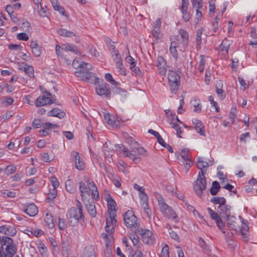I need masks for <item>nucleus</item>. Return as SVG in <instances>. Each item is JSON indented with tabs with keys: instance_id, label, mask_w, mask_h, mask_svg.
<instances>
[{
	"instance_id": "1",
	"label": "nucleus",
	"mask_w": 257,
	"mask_h": 257,
	"mask_svg": "<svg viewBox=\"0 0 257 257\" xmlns=\"http://www.w3.org/2000/svg\"><path fill=\"white\" fill-rule=\"evenodd\" d=\"M0 257H13L17 248L12 238L7 236L0 237Z\"/></svg>"
},
{
	"instance_id": "2",
	"label": "nucleus",
	"mask_w": 257,
	"mask_h": 257,
	"mask_svg": "<svg viewBox=\"0 0 257 257\" xmlns=\"http://www.w3.org/2000/svg\"><path fill=\"white\" fill-rule=\"evenodd\" d=\"M181 70L178 68L176 71L169 70L168 72V82L170 90L172 93L176 94L180 85Z\"/></svg>"
},
{
	"instance_id": "3",
	"label": "nucleus",
	"mask_w": 257,
	"mask_h": 257,
	"mask_svg": "<svg viewBox=\"0 0 257 257\" xmlns=\"http://www.w3.org/2000/svg\"><path fill=\"white\" fill-rule=\"evenodd\" d=\"M123 220L125 226L134 231L140 228V223L132 210H128L125 212L123 214Z\"/></svg>"
},
{
	"instance_id": "4",
	"label": "nucleus",
	"mask_w": 257,
	"mask_h": 257,
	"mask_svg": "<svg viewBox=\"0 0 257 257\" xmlns=\"http://www.w3.org/2000/svg\"><path fill=\"white\" fill-rule=\"evenodd\" d=\"M66 217L70 225L75 226L78 224L80 220L84 219L83 212L77 210L75 207H71L67 212Z\"/></svg>"
},
{
	"instance_id": "5",
	"label": "nucleus",
	"mask_w": 257,
	"mask_h": 257,
	"mask_svg": "<svg viewBox=\"0 0 257 257\" xmlns=\"http://www.w3.org/2000/svg\"><path fill=\"white\" fill-rule=\"evenodd\" d=\"M206 171H200L197 180L194 184V189L196 195L200 198L202 197L203 191L206 188V180L204 174Z\"/></svg>"
},
{
	"instance_id": "6",
	"label": "nucleus",
	"mask_w": 257,
	"mask_h": 257,
	"mask_svg": "<svg viewBox=\"0 0 257 257\" xmlns=\"http://www.w3.org/2000/svg\"><path fill=\"white\" fill-rule=\"evenodd\" d=\"M157 199L160 211L164 216L168 219L176 220L177 218V214L173 209L166 203L163 197L159 196Z\"/></svg>"
},
{
	"instance_id": "7",
	"label": "nucleus",
	"mask_w": 257,
	"mask_h": 257,
	"mask_svg": "<svg viewBox=\"0 0 257 257\" xmlns=\"http://www.w3.org/2000/svg\"><path fill=\"white\" fill-rule=\"evenodd\" d=\"M95 83L96 85V92L97 94L102 97L110 98L111 96V90L109 85L103 81L96 78Z\"/></svg>"
},
{
	"instance_id": "8",
	"label": "nucleus",
	"mask_w": 257,
	"mask_h": 257,
	"mask_svg": "<svg viewBox=\"0 0 257 257\" xmlns=\"http://www.w3.org/2000/svg\"><path fill=\"white\" fill-rule=\"evenodd\" d=\"M135 233H139L142 237L143 242L145 244H152L155 243V237L153 236V232L149 229L140 228L137 231H134Z\"/></svg>"
},
{
	"instance_id": "9",
	"label": "nucleus",
	"mask_w": 257,
	"mask_h": 257,
	"mask_svg": "<svg viewBox=\"0 0 257 257\" xmlns=\"http://www.w3.org/2000/svg\"><path fill=\"white\" fill-rule=\"evenodd\" d=\"M53 103L52 99V94L45 90L42 96L37 98L35 102L36 107H41L46 105H50Z\"/></svg>"
},
{
	"instance_id": "10",
	"label": "nucleus",
	"mask_w": 257,
	"mask_h": 257,
	"mask_svg": "<svg viewBox=\"0 0 257 257\" xmlns=\"http://www.w3.org/2000/svg\"><path fill=\"white\" fill-rule=\"evenodd\" d=\"M115 149L119 152V154L124 157H128L133 160H137L138 157L133 152H136V149H131L130 151L126 149L122 144H117L114 146Z\"/></svg>"
},
{
	"instance_id": "11",
	"label": "nucleus",
	"mask_w": 257,
	"mask_h": 257,
	"mask_svg": "<svg viewBox=\"0 0 257 257\" xmlns=\"http://www.w3.org/2000/svg\"><path fill=\"white\" fill-rule=\"evenodd\" d=\"M190 153L188 149H183L180 152V156L183 159V164L184 166L185 172L187 173L189 169L193 164V162L190 158Z\"/></svg>"
},
{
	"instance_id": "12",
	"label": "nucleus",
	"mask_w": 257,
	"mask_h": 257,
	"mask_svg": "<svg viewBox=\"0 0 257 257\" xmlns=\"http://www.w3.org/2000/svg\"><path fill=\"white\" fill-rule=\"evenodd\" d=\"M193 8L196 9V16L195 20L196 23L199 22L202 17L203 0H191Z\"/></svg>"
},
{
	"instance_id": "13",
	"label": "nucleus",
	"mask_w": 257,
	"mask_h": 257,
	"mask_svg": "<svg viewBox=\"0 0 257 257\" xmlns=\"http://www.w3.org/2000/svg\"><path fill=\"white\" fill-rule=\"evenodd\" d=\"M188 0H182L179 9L182 13V18L185 22H188L191 19V14L188 11Z\"/></svg>"
},
{
	"instance_id": "14",
	"label": "nucleus",
	"mask_w": 257,
	"mask_h": 257,
	"mask_svg": "<svg viewBox=\"0 0 257 257\" xmlns=\"http://www.w3.org/2000/svg\"><path fill=\"white\" fill-rule=\"evenodd\" d=\"M157 66L158 71L161 75H165L167 72V63L163 57L159 56L157 57Z\"/></svg>"
},
{
	"instance_id": "15",
	"label": "nucleus",
	"mask_w": 257,
	"mask_h": 257,
	"mask_svg": "<svg viewBox=\"0 0 257 257\" xmlns=\"http://www.w3.org/2000/svg\"><path fill=\"white\" fill-rule=\"evenodd\" d=\"M220 216L224 219H229L231 215V206L225 204L221 207H218Z\"/></svg>"
},
{
	"instance_id": "16",
	"label": "nucleus",
	"mask_w": 257,
	"mask_h": 257,
	"mask_svg": "<svg viewBox=\"0 0 257 257\" xmlns=\"http://www.w3.org/2000/svg\"><path fill=\"white\" fill-rule=\"evenodd\" d=\"M87 210L91 217L94 218L96 215V209L95 203L92 199H88L85 203Z\"/></svg>"
},
{
	"instance_id": "17",
	"label": "nucleus",
	"mask_w": 257,
	"mask_h": 257,
	"mask_svg": "<svg viewBox=\"0 0 257 257\" xmlns=\"http://www.w3.org/2000/svg\"><path fill=\"white\" fill-rule=\"evenodd\" d=\"M88 185V187L85 185V183L81 181L79 182V189L80 192V195L82 197V200L84 201L85 196L86 195H89L91 190L89 185Z\"/></svg>"
},
{
	"instance_id": "18",
	"label": "nucleus",
	"mask_w": 257,
	"mask_h": 257,
	"mask_svg": "<svg viewBox=\"0 0 257 257\" xmlns=\"http://www.w3.org/2000/svg\"><path fill=\"white\" fill-rule=\"evenodd\" d=\"M104 199L107 202V207L109 210L112 211H116L117 210L116 203L110 194L107 193V194L105 195Z\"/></svg>"
},
{
	"instance_id": "19",
	"label": "nucleus",
	"mask_w": 257,
	"mask_h": 257,
	"mask_svg": "<svg viewBox=\"0 0 257 257\" xmlns=\"http://www.w3.org/2000/svg\"><path fill=\"white\" fill-rule=\"evenodd\" d=\"M72 155L74 157V161L75 163L76 168L78 170H83L85 168V164L84 163L83 161L81 160L78 153L74 152L72 153Z\"/></svg>"
},
{
	"instance_id": "20",
	"label": "nucleus",
	"mask_w": 257,
	"mask_h": 257,
	"mask_svg": "<svg viewBox=\"0 0 257 257\" xmlns=\"http://www.w3.org/2000/svg\"><path fill=\"white\" fill-rule=\"evenodd\" d=\"M248 231V222L244 219L242 220V226L240 230V233L241 234L242 237L244 241H247L248 239L247 234Z\"/></svg>"
},
{
	"instance_id": "21",
	"label": "nucleus",
	"mask_w": 257,
	"mask_h": 257,
	"mask_svg": "<svg viewBox=\"0 0 257 257\" xmlns=\"http://www.w3.org/2000/svg\"><path fill=\"white\" fill-rule=\"evenodd\" d=\"M30 47L32 49V53L36 57H39L40 56L42 48L38 44L36 41H31L30 43Z\"/></svg>"
},
{
	"instance_id": "22",
	"label": "nucleus",
	"mask_w": 257,
	"mask_h": 257,
	"mask_svg": "<svg viewBox=\"0 0 257 257\" xmlns=\"http://www.w3.org/2000/svg\"><path fill=\"white\" fill-rule=\"evenodd\" d=\"M24 212L30 216H34L38 213V210L37 206L32 203L25 207Z\"/></svg>"
},
{
	"instance_id": "23",
	"label": "nucleus",
	"mask_w": 257,
	"mask_h": 257,
	"mask_svg": "<svg viewBox=\"0 0 257 257\" xmlns=\"http://www.w3.org/2000/svg\"><path fill=\"white\" fill-rule=\"evenodd\" d=\"M234 217L230 216L229 219H225L228 220L227 223V227L231 231H234L235 233L237 232V228H238V224L234 220Z\"/></svg>"
},
{
	"instance_id": "24",
	"label": "nucleus",
	"mask_w": 257,
	"mask_h": 257,
	"mask_svg": "<svg viewBox=\"0 0 257 257\" xmlns=\"http://www.w3.org/2000/svg\"><path fill=\"white\" fill-rule=\"evenodd\" d=\"M193 123L195 125V129L196 132L199 133L201 136H204L205 134L204 132V125L203 123L200 120L197 119L192 120Z\"/></svg>"
},
{
	"instance_id": "25",
	"label": "nucleus",
	"mask_w": 257,
	"mask_h": 257,
	"mask_svg": "<svg viewBox=\"0 0 257 257\" xmlns=\"http://www.w3.org/2000/svg\"><path fill=\"white\" fill-rule=\"evenodd\" d=\"M48 115L57 117L59 118H63L65 116L66 114L65 112L61 109L58 108H54L49 112Z\"/></svg>"
},
{
	"instance_id": "26",
	"label": "nucleus",
	"mask_w": 257,
	"mask_h": 257,
	"mask_svg": "<svg viewBox=\"0 0 257 257\" xmlns=\"http://www.w3.org/2000/svg\"><path fill=\"white\" fill-rule=\"evenodd\" d=\"M44 222L45 226L50 229H52L55 226L53 220V217L50 213H47L44 218Z\"/></svg>"
},
{
	"instance_id": "27",
	"label": "nucleus",
	"mask_w": 257,
	"mask_h": 257,
	"mask_svg": "<svg viewBox=\"0 0 257 257\" xmlns=\"http://www.w3.org/2000/svg\"><path fill=\"white\" fill-rule=\"evenodd\" d=\"M230 47V43L227 38H225L219 45L220 50L224 55H227Z\"/></svg>"
},
{
	"instance_id": "28",
	"label": "nucleus",
	"mask_w": 257,
	"mask_h": 257,
	"mask_svg": "<svg viewBox=\"0 0 257 257\" xmlns=\"http://www.w3.org/2000/svg\"><path fill=\"white\" fill-rule=\"evenodd\" d=\"M115 212H109V217L106 219V226L110 227L111 225H115L117 220L115 219Z\"/></svg>"
},
{
	"instance_id": "29",
	"label": "nucleus",
	"mask_w": 257,
	"mask_h": 257,
	"mask_svg": "<svg viewBox=\"0 0 257 257\" xmlns=\"http://www.w3.org/2000/svg\"><path fill=\"white\" fill-rule=\"evenodd\" d=\"M91 190L90 193H92V198L93 200L95 199L96 200L99 199V193L97 188L93 182L88 183Z\"/></svg>"
},
{
	"instance_id": "30",
	"label": "nucleus",
	"mask_w": 257,
	"mask_h": 257,
	"mask_svg": "<svg viewBox=\"0 0 257 257\" xmlns=\"http://www.w3.org/2000/svg\"><path fill=\"white\" fill-rule=\"evenodd\" d=\"M62 49L65 51H71L75 54H78L79 53V51L77 49V47L72 44H64L63 45Z\"/></svg>"
},
{
	"instance_id": "31",
	"label": "nucleus",
	"mask_w": 257,
	"mask_h": 257,
	"mask_svg": "<svg viewBox=\"0 0 257 257\" xmlns=\"http://www.w3.org/2000/svg\"><path fill=\"white\" fill-rule=\"evenodd\" d=\"M82 257H95L93 247L91 245L86 246L83 250Z\"/></svg>"
},
{
	"instance_id": "32",
	"label": "nucleus",
	"mask_w": 257,
	"mask_h": 257,
	"mask_svg": "<svg viewBox=\"0 0 257 257\" xmlns=\"http://www.w3.org/2000/svg\"><path fill=\"white\" fill-rule=\"evenodd\" d=\"M211 165V164H209V162L204 161V159L202 157H199L198 158L197 167L198 169L200 170V171H204V170H203V168H207L208 167ZM204 171L206 170H204Z\"/></svg>"
},
{
	"instance_id": "33",
	"label": "nucleus",
	"mask_w": 257,
	"mask_h": 257,
	"mask_svg": "<svg viewBox=\"0 0 257 257\" xmlns=\"http://www.w3.org/2000/svg\"><path fill=\"white\" fill-rule=\"evenodd\" d=\"M124 137L125 138L126 142L130 145L131 149H136V148L139 146L138 143L132 137L128 136L127 134H125Z\"/></svg>"
},
{
	"instance_id": "34",
	"label": "nucleus",
	"mask_w": 257,
	"mask_h": 257,
	"mask_svg": "<svg viewBox=\"0 0 257 257\" xmlns=\"http://www.w3.org/2000/svg\"><path fill=\"white\" fill-rule=\"evenodd\" d=\"M210 202L214 204H219L218 207H221L226 203V199L224 197H214L210 199Z\"/></svg>"
},
{
	"instance_id": "35",
	"label": "nucleus",
	"mask_w": 257,
	"mask_h": 257,
	"mask_svg": "<svg viewBox=\"0 0 257 257\" xmlns=\"http://www.w3.org/2000/svg\"><path fill=\"white\" fill-rule=\"evenodd\" d=\"M57 33L58 35L66 37H76L75 34L71 31H69L65 29H60L57 31Z\"/></svg>"
},
{
	"instance_id": "36",
	"label": "nucleus",
	"mask_w": 257,
	"mask_h": 257,
	"mask_svg": "<svg viewBox=\"0 0 257 257\" xmlns=\"http://www.w3.org/2000/svg\"><path fill=\"white\" fill-rule=\"evenodd\" d=\"M220 186L218 182L217 181H213L210 189L211 194L213 196L216 195L220 190Z\"/></svg>"
},
{
	"instance_id": "37",
	"label": "nucleus",
	"mask_w": 257,
	"mask_h": 257,
	"mask_svg": "<svg viewBox=\"0 0 257 257\" xmlns=\"http://www.w3.org/2000/svg\"><path fill=\"white\" fill-rule=\"evenodd\" d=\"M76 75L80 77L81 79L87 80L92 77V73L88 71L87 72H76Z\"/></svg>"
},
{
	"instance_id": "38",
	"label": "nucleus",
	"mask_w": 257,
	"mask_h": 257,
	"mask_svg": "<svg viewBox=\"0 0 257 257\" xmlns=\"http://www.w3.org/2000/svg\"><path fill=\"white\" fill-rule=\"evenodd\" d=\"M5 228H4L3 233L8 235L14 236L16 234V230L12 226L4 225Z\"/></svg>"
},
{
	"instance_id": "39",
	"label": "nucleus",
	"mask_w": 257,
	"mask_h": 257,
	"mask_svg": "<svg viewBox=\"0 0 257 257\" xmlns=\"http://www.w3.org/2000/svg\"><path fill=\"white\" fill-rule=\"evenodd\" d=\"M112 92L113 93L119 94L123 97H125L127 95V94H128L126 90H125V89H122L120 87H117V86H116L113 88Z\"/></svg>"
},
{
	"instance_id": "40",
	"label": "nucleus",
	"mask_w": 257,
	"mask_h": 257,
	"mask_svg": "<svg viewBox=\"0 0 257 257\" xmlns=\"http://www.w3.org/2000/svg\"><path fill=\"white\" fill-rule=\"evenodd\" d=\"M110 52L111 54V57L115 63L122 61L121 57L117 50L115 49L114 50H112Z\"/></svg>"
},
{
	"instance_id": "41",
	"label": "nucleus",
	"mask_w": 257,
	"mask_h": 257,
	"mask_svg": "<svg viewBox=\"0 0 257 257\" xmlns=\"http://www.w3.org/2000/svg\"><path fill=\"white\" fill-rule=\"evenodd\" d=\"M21 69H23V71L30 77H33L34 76V68L31 66H29L26 64L25 65V66L23 68H22Z\"/></svg>"
},
{
	"instance_id": "42",
	"label": "nucleus",
	"mask_w": 257,
	"mask_h": 257,
	"mask_svg": "<svg viewBox=\"0 0 257 257\" xmlns=\"http://www.w3.org/2000/svg\"><path fill=\"white\" fill-rule=\"evenodd\" d=\"M17 170V167L14 165H10L6 167L5 169V174L9 176L14 174Z\"/></svg>"
},
{
	"instance_id": "43",
	"label": "nucleus",
	"mask_w": 257,
	"mask_h": 257,
	"mask_svg": "<svg viewBox=\"0 0 257 257\" xmlns=\"http://www.w3.org/2000/svg\"><path fill=\"white\" fill-rule=\"evenodd\" d=\"M203 31V28H199L196 31V45L197 46H199L201 44V35L202 34Z\"/></svg>"
},
{
	"instance_id": "44",
	"label": "nucleus",
	"mask_w": 257,
	"mask_h": 257,
	"mask_svg": "<svg viewBox=\"0 0 257 257\" xmlns=\"http://www.w3.org/2000/svg\"><path fill=\"white\" fill-rule=\"evenodd\" d=\"M115 63L116 68L118 69L119 74L124 76L126 75V70L123 66L122 61L117 62Z\"/></svg>"
},
{
	"instance_id": "45",
	"label": "nucleus",
	"mask_w": 257,
	"mask_h": 257,
	"mask_svg": "<svg viewBox=\"0 0 257 257\" xmlns=\"http://www.w3.org/2000/svg\"><path fill=\"white\" fill-rule=\"evenodd\" d=\"M193 106H194V111L197 113H200L201 111V105L199 99L194 98L193 100Z\"/></svg>"
},
{
	"instance_id": "46",
	"label": "nucleus",
	"mask_w": 257,
	"mask_h": 257,
	"mask_svg": "<svg viewBox=\"0 0 257 257\" xmlns=\"http://www.w3.org/2000/svg\"><path fill=\"white\" fill-rule=\"evenodd\" d=\"M105 231L107 232V233H102V237L104 238H108V237H112V236L111 235V234L112 232L114 231V229L113 226L110 228V227L109 226H105Z\"/></svg>"
},
{
	"instance_id": "47",
	"label": "nucleus",
	"mask_w": 257,
	"mask_h": 257,
	"mask_svg": "<svg viewBox=\"0 0 257 257\" xmlns=\"http://www.w3.org/2000/svg\"><path fill=\"white\" fill-rule=\"evenodd\" d=\"M205 64V56L204 55H201L200 56V60L199 61V65H198V69L201 73H202L204 71Z\"/></svg>"
},
{
	"instance_id": "48",
	"label": "nucleus",
	"mask_w": 257,
	"mask_h": 257,
	"mask_svg": "<svg viewBox=\"0 0 257 257\" xmlns=\"http://www.w3.org/2000/svg\"><path fill=\"white\" fill-rule=\"evenodd\" d=\"M73 186L70 180H68L65 183L66 189L70 193H73L75 192V188Z\"/></svg>"
},
{
	"instance_id": "49",
	"label": "nucleus",
	"mask_w": 257,
	"mask_h": 257,
	"mask_svg": "<svg viewBox=\"0 0 257 257\" xmlns=\"http://www.w3.org/2000/svg\"><path fill=\"white\" fill-rule=\"evenodd\" d=\"M207 211L210 215L211 218L214 220L216 221H218L219 219L221 218L218 215V213L215 211H214L213 210H212L210 208H207Z\"/></svg>"
},
{
	"instance_id": "50",
	"label": "nucleus",
	"mask_w": 257,
	"mask_h": 257,
	"mask_svg": "<svg viewBox=\"0 0 257 257\" xmlns=\"http://www.w3.org/2000/svg\"><path fill=\"white\" fill-rule=\"evenodd\" d=\"M104 41L110 52L115 49V45H114V42H112L110 38L108 37L106 38Z\"/></svg>"
},
{
	"instance_id": "51",
	"label": "nucleus",
	"mask_w": 257,
	"mask_h": 257,
	"mask_svg": "<svg viewBox=\"0 0 257 257\" xmlns=\"http://www.w3.org/2000/svg\"><path fill=\"white\" fill-rule=\"evenodd\" d=\"M58 226L59 229L61 230H64L67 227V224L65 220L60 218V217L58 218Z\"/></svg>"
},
{
	"instance_id": "52",
	"label": "nucleus",
	"mask_w": 257,
	"mask_h": 257,
	"mask_svg": "<svg viewBox=\"0 0 257 257\" xmlns=\"http://www.w3.org/2000/svg\"><path fill=\"white\" fill-rule=\"evenodd\" d=\"M169 248V246L167 244L163 246L161 250V257H170Z\"/></svg>"
},
{
	"instance_id": "53",
	"label": "nucleus",
	"mask_w": 257,
	"mask_h": 257,
	"mask_svg": "<svg viewBox=\"0 0 257 257\" xmlns=\"http://www.w3.org/2000/svg\"><path fill=\"white\" fill-rule=\"evenodd\" d=\"M57 195V191L55 189H49V192L48 193L47 199L52 200L54 199Z\"/></svg>"
},
{
	"instance_id": "54",
	"label": "nucleus",
	"mask_w": 257,
	"mask_h": 257,
	"mask_svg": "<svg viewBox=\"0 0 257 257\" xmlns=\"http://www.w3.org/2000/svg\"><path fill=\"white\" fill-rule=\"evenodd\" d=\"M44 123H42L40 119L35 118L33 121L32 125L36 128H40L44 126Z\"/></svg>"
},
{
	"instance_id": "55",
	"label": "nucleus",
	"mask_w": 257,
	"mask_h": 257,
	"mask_svg": "<svg viewBox=\"0 0 257 257\" xmlns=\"http://www.w3.org/2000/svg\"><path fill=\"white\" fill-rule=\"evenodd\" d=\"M177 47H175V46L172 45L170 47V51L175 60H177L178 57V55L177 53V51L176 49Z\"/></svg>"
},
{
	"instance_id": "56",
	"label": "nucleus",
	"mask_w": 257,
	"mask_h": 257,
	"mask_svg": "<svg viewBox=\"0 0 257 257\" xmlns=\"http://www.w3.org/2000/svg\"><path fill=\"white\" fill-rule=\"evenodd\" d=\"M175 117L176 114L175 113H171L169 115H168L167 116L168 121L172 125H173L175 123H176V122H175Z\"/></svg>"
},
{
	"instance_id": "57",
	"label": "nucleus",
	"mask_w": 257,
	"mask_h": 257,
	"mask_svg": "<svg viewBox=\"0 0 257 257\" xmlns=\"http://www.w3.org/2000/svg\"><path fill=\"white\" fill-rule=\"evenodd\" d=\"M105 78L107 81L110 82L113 85H117L118 82L113 79L111 74H110V73L106 74L105 75Z\"/></svg>"
},
{
	"instance_id": "58",
	"label": "nucleus",
	"mask_w": 257,
	"mask_h": 257,
	"mask_svg": "<svg viewBox=\"0 0 257 257\" xmlns=\"http://www.w3.org/2000/svg\"><path fill=\"white\" fill-rule=\"evenodd\" d=\"M24 175L22 172L17 173L14 176L11 177V179L13 181H20L23 177Z\"/></svg>"
},
{
	"instance_id": "59",
	"label": "nucleus",
	"mask_w": 257,
	"mask_h": 257,
	"mask_svg": "<svg viewBox=\"0 0 257 257\" xmlns=\"http://www.w3.org/2000/svg\"><path fill=\"white\" fill-rule=\"evenodd\" d=\"M17 38L20 40L27 41L29 40V37L28 35L25 33H21L18 34L17 35Z\"/></svg>"
},
{
	"instance_id": "60",
	"label": "nucleus",
	"mask_w": 257,
	"mask_h": 257,
	"mask_svg": "<svg viewBox=\"0 0 257 257\" xmlns=\"http://www.w3.org/2000/svg\"><path fill=\"white\" fill-rule=\"evenodd\" d=\"M160 32V28L154 27L153 30L152 31V35L153 37L156 39V40H158L159 38V34Z\"/></svg>"
},
{
	"instance_id": "61",
	"label": "nucleus",
	"mask_w": 257,
	"mask_h": 257,
	"mask_svg": "<svg viewBox=\"0 0 257 257\" xmlns=\"http://www.w3.org/2000/svg\"><path fill=\"white\" fill-rule=\"evenodd\" d=\"M140 198L141 199V204L146 203L148 202V197L147 195L145 193L140 194Z\"/></svg>"
},
{
	"instance_id": "62",
	"label": "nucleus",
	"mask_w": 257,
	"mask_h": 257,
	"mask_svg": "<svg viewBox=\"0 0 257 257\" xmlns=\"http://www.w3.org/2000/svg\"><path fill=\"white\" fill-rule=\"evenodd\" d=\"M44 129L40 130L39 133L42 137H45L49 134V128H47V126L44 125L43 126Z\"/></svg>"
},
{
	"instance_id": "63",
	"label": "nucleus",
	"mask_w": 257,
	"mask_h": 257,
	"mask_svg": "<svg viewBox=\"0 0 257 257\" xmlns=\"http://www.w3.org/2000/svg\"><path fill=\"white\" fill-rule=\"evenodd\" d=\"M172 126V127L176 131L177 134L179 136V137L180 138H181V134H182V131L181 130V127L180 126V125L178 124L177 123H176Z\"/></svg>"
},
{
	"instance_id": "64",
	"label": "nucleus",
	"mask_w": 257,
	"mask_h": 257,
	"mask_svg": "<svg viewBox=\"0 0 257 257\" xmlns=\"http://www.w3.org/2000/svg\"><path fill=\"white\" fill-rule=\"evenodd\" d=\"M179 34L183 39H184L185 40L188 41V34L185 30L183 29H180L179 30Z\"/></svg>"
}]
</instances>
